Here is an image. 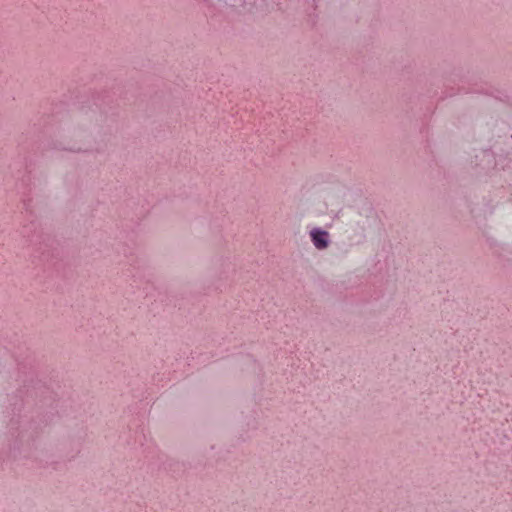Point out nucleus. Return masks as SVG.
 Listing matches in <instances>:
<instances>
[{"mask_svg":"<svg viewBox=\"0 0 512 512\" xmlns=\"http://www.w3.org/2000/svg\"><path fill=\"white\" fill-rule=\"evenodd\" d=\"M310 238L313 245L319 250H324L329 245V233L320 228H313L310 231Z\"/></svg>","mask_w":512,"mask_h":512,"instance_id":"nucleus-1","label":"nucleus"}]
</instances>
